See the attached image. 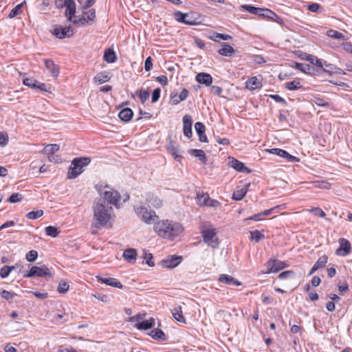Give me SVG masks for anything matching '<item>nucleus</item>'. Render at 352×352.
<instances>
[{
	"label": "nucleus",
	"instance_id": "obj_1",
	"mask_svg": "<svg viewBox=\"0 0 352 352\" xmlns=\"http://www.w3.org/2000/svg\"><path fill=\"white\" fill-rule=\"evenodd\" d=\"M153 229L159 236L170 241H173L184 230L180 223L168 219L157 220L154 223Z\"/></svg>",
	"mask_w": 352,
	"mask_h": 352
},
{
	"label": "nucleus",
	"instance_id": "obj_2",
	"mask_svg": "<svg viewBox=\"0 0 352 352\" xmlns=\"http://www.w3.org/2000/svg\"><path fill=\"white\" fill-rule=\"evenodd\" d=\"M93 210L94 219L100 226H107V223L112 219L113 208L111 206H108L105 200L96 199Z\"/></svg>",
	"mask_w": 352,
	"mask_h": 352
},
{
	"label": "nucleus",
	"instance_id": "obj_3",
	"mask_svg": "<svg viewBox=\"0 0 352 352\" xmlns=\"http://www.w3.org/2000/svg\"><path fill=\"white\" fill-rule=\"evenodd\" d=\"M201 234L203 237V241L208 246L212 248H217L219 242L217 236V232L210 224H205L202 226Z\"/></svg>",
	"mask_w": 352,
	"mask_h": 352
},
{
	"label": "nucleus",
	"instance_id": "obj_4",
	"mask_svg": "<svg viewBox=\"0 0 352 352\" xmlns=\"http://www.w3.org/2000/svg\"><path fill=\"white\" fill-rule=\"evenodd\" d=\"M91 162L89 157H76L72 161V164L67 173L68 179H75L83 170V168Z\"/></svg>",
	"mask_w": 352,
	"mask_h": 352
},
{
	"label": "nucleus",
	"instance_id": "obj_5",
	"mask_svg": "<svg viewBox=\"0 0 352 352\" xmlns=\"http://www.w3.org/2000/svg\"><path fill=\"white\" fill-rule=\"evenodd\" d=\"M135 212L141 219L147 224L155 223L159 219V217L154 211L144 206H140L135 209Z\"/></svg>",
	"mask_w": 352,
	"mask_h": 352
},
{
	"label": "nucleus",
	"instance_id": "obj_6",
	"mask_svg": "<svg viewBox=\"0 0 352 352\" xmlns=\"http://www.w3.org/2000/svg\"><path fill=\"white\" fill-rule=\"evenodd\" d=\"M101 197L98 199H104L108 206L114 205L118 207V203L120 201V195L116 190L110 189L109 190H104L102 192L101 189H98Z\"/></svg>",
	"mask_w": 352,
	"mask_h": 352
},
{
	"label": "nucleus",
	"instance_id": "obj_7",
	"mask_svg": "<svg viewBox=\"0 0 352 352\" xmlns=\"http://www.w3.org/2000/svg\"><path fill=\"white\" fill-rule=\"evenodd\" d=\"M46 276H51L52 275L50 269L45 265L43 267L33 266L28 274L23 275V276L26 278L44 277Z\"/></svg>",
	"mask_w": 352,
	"mask_h": 352
},
{
	"label": "nucleus",
	"instance_id": "obj_8",
	"mask_svg": "<svg viewBox=\"0 0 352 352\" xmlns=\"http://www.w3.org/2000/svg\"><path fill=\"white\" fill-rule=\"evenodd\" d=\"M182 257L180 256L171 255L167 256V258L161 261V265L166 268L172 269L177 265L182 262Z\"/></svg>",
	"mask_w": 352,
	"mask_h": 352
},
{
	"label": "nucleus",
	"instance_id": "obj_9",
	"mask_svg": "<svg viewBox=\"0 0 352 352\" xmlns=\"http://www.w3.org/2000/svg\"><path fill=\"white\" fill-rule=\"evenodd\" d=\"M266 273H276L285 267V263L279 260H270L267 262Z\"/></svg>",
	"mask_w": 352,
	"mask_h": 352
},
{
	"label": "nucleus",
	"instance_id": "obj_10",
	"mask_svg": "<svg viewBox=\"0 0 352 352\" xmlns=\"http://www.w3.org/2000/svg\"><path fill=\"white\" fill-rule=\"evenodd\" d=\"M267 152L275 154L276 155H278L279 157L286 159L287 161L291 162H299V158L297 157L293 156L290 155L289 153H287L286 151L280 149V148H271L267 149Z\"/></svg>",
	"mask_w": 352,
	"mask_h": 352
},
{
	"label": "nucleus",
	"instance_id": "obj_11",
	"mask_svg": "<svg viewBox=\"0 0 352 352\" xmlns=\"http://www.w3.org/2000/svg\"><path fill=\"white\" fill-rule=\"evenodd\" d=\"M64 5H66L65 15L67 16V21H72L76 14V3L74 0H65Z\"/></svg>",
	"mask_w": 352,
	"mask_h": 352
},
{
	"label": "nucleus",
	"instance_id": "obj_12",
	"mask_svg": "<svg viewBox=\"0 0 352 352\" xmlns=\"http://www.w3.org/2000/svg\"><path fill=\"white\" fill-rule=\"evenodd\" d=\"M338 241L340 243V247L336 250V254L340 256L347 255L350 252L351 249L350 242L344 238L339 239Z\"/></svg>",
	"mask_w": 352,
	"mask_h": 352
},
{
	"label": "nucleus",
	"instance_id": "obj_13",
	"mask_svg": "<svg viewBox=\"0 0 352 352\" xmlns=\"http://www.w3.org/2000/svg\"><path fill=\"white\" fill-rule=\"evenodd\" d=\"M54 34L58 38H69L73 36L74 30L71 26L56 28L54 29Z\"/></svg>",
	"mask_w": 352,
	"mask_h": 352
},
{
	"label": "nucleus",
	"instance_id": "obj_14",
	"mask_svg": "<svg viewBox=\"0 0 352 352\" xmlns=\"http://www.w3.org/2000/svg\"><path fill=\"white\" fill-rule=\"evenodd\" d=\"M192 118L190 115H185L183 117V131L185 136L190 138L192 136Z\"/></svg>",
	"mask_w": 352,
	"mask_h": 352
},
{
	"label": "nucleus",
	"instance_id": "obj_15",
	"mask_svg": "<svg viewBox=\"0 0 352 352\" xmlns=\"http://www.w3.org/2000/svg\"><path fill=\"white\" fill-rule=\"evenodd\" d=\"M261 16L268 18L278 24H282L283 23V19L280 16H278L274 12L267 8H263Z\"/></svg>",
	"mask_w": 352,
	"mask_h": 352
},
{
	"label": "nucleus",
	"instance_id": "obj_16",
	"mask_svg": "<svg viewBox=\"0 0 352 352\" xmlns=\"http://www.w3.org/2000/svg\"><path fill=\"white\" fill-rule=\"evenodd\" d=\"M195 131L199 136V140L201 142H208V139L205 133L206 127L202 122H197L195 124Z\"/></svg>",
	"mask_w": 352,
	"mask_h": 352
},
{
	"label": "nucleus",
	"instance_id": "obj_17",
	"mask_svg": "<svg viewBox=\"0 0 352 352\" xmlns=\"http://www.w3.org/2000/svg\"><path fill=\"white\" fill-rule=\"evenodd\" d=\"M231 167H232L236 170L241 173H250L251 170L246 167L244 164L234 158H232V160L229 162Z\"/></svg>",
	"mask_w": 352,
	"mask_h": 352
},
{
	"label": "nucleus",
	"instance_id": "obj_18",
	"mask_svg": "<svg viewBox=\"0 0 352 352\" xmlns=\"http://www.w3.org/2000/svg\"><path fill=\"white\" fill-rule=\"evenodd\" d=\"M196 80L199 83L205 85L206 86L208 87L210 86L212 83V77L209 74L201 72L197 74Z\"/></svg>",
	"mask_w": 352,
	"mask_h": 352
},
{
	"label": "nucleus",
	"instance_id": "obj_19",
	"mask_svg": "<svg viewBox=\"0 0 352 352\" xmlns=\"http://www.w3.org/2000/svg\"><path fill=\"white\" fill-rule=\"evenodd\" d=\"M98 280L104 283L107 285L122 289L123 287L122 284L118 281L116 278L112 277H98Z\"/></svg>",
	"mask_w": 352,
	"mask_h": 352
},
{
	"label": "nucleus",
	"instance_id": "obj_20",
	"mask_svg": "<svg viewBox=\"0 0 352 352\" xmlns=\"http://www.w3.org/2000/svg\"><path fill=\"white\" fill-rule=\"evenodd\" d=\"M219 280L224 284L228 285H235L239 286L241 285V283L235 279L232 276L228 274H221L219 278Z\"/></svg>",
	"mask_w": 352,
	"mask_h": 352
},
{
	"label": "nucleus",
	"instance_id": "obj_21",
	"mask_svg": "<svg viewBox=\"0 0 352 352\" xmlns=\"http://www.w3.org/2000/svg\"><path fill=\"white\" fill-rule=\"evenodd\" d=\"M133 116V112L130 108H124L122 109L119 114V118L123 122H129L130 121Z\"/></svg>",
	"mask_w": 352,
	"mask_h": 352
},
{
	"label": "nucleus",
	"instance_id": "obj_22",
	"mask_svg": "<svg viewBox=\"0 0 352 352\" xmlns=\"http://www.w3.org/2000/svg\"><path fill=\"white\" fill-rule=\"evenodd\" d=\"M234 52V50L229 44L223 43L221 44V48L219 50L218 53L223 56H231Z\"/></svg>",
	"mask_w": 352,
	"mask_h": 352
},
{
	"label": "nucleus",
	"instance_id": "obj_23",
	"mask_svg": "<svg viewBox=\"0 0 352 352\" xmlns=\"http://www.w3.org/2000/svg\"><path fill=\"white\" fill-rule=\"evenodd\" d=\"M246 88L253 91L262 86L261 82L258 79L256 76L250 78L245 83Z\"/></svg>",
	"mask_w": 352,
	"mask_h": 352
},
{
	"label": "nucleus",
	"instance_id": "obj_24",
	"mask_svg": "<svg viewBox=\"0 0 352 352\" xmlns=\"http://www.w3.org/2000/svg\"><path fill=\"white\" fill-rule=\"evenodd\" d=\"M135 326L140 330L150 329L155 326V320L151 318L148 320L137 323Z\"/></svg>",
	"mask_w": 352,
	"mask_h": 352
},
{
	"label": "nucleus",
	"instance_id": "obj_25",
	"mask_svg": "<svg viewBox=\"0 0 352 352\" xmlns=\"http://www.w3.org/2000/svg\"><path fill=\"white\" fill-rule=\"evenodd\" d=\"M189 153L194 157H197L203 164L207 163V157L205 152L201 149H190Z\"/></svg>",
	"mask_w": 352,
	"mask_h": 352
},
{
	"label": "nucleus",
	"instance_id": "obj_26",
	"mask_svg": "<svg viewBox=\"0 0 352 352\" xmlns=\"http://www.w3.org/2000/svg\"><path fill=\"white\" fill-rule=\"evenodd\" d=\"M45 65L47 69L52 74L53 76L56 77L59 74V69L54 61L51 60H45Z\"/></svg>",
	"mask_w": 352,
	"mask_h": 352
},
{
	"label": "nucleus",
	"instance_id": "obj_27",
	"mask_svg": "<svg viewBox=\"0 0 352 352\" xmlns=\"http://www.w3.org/2000/svg\"><path fill=\"white\" fill-rule=\"evenodd\" d=\"M136 250L133 248H128L125 250L124 252H123L124 258L129 262H131L133 261V262L134 263L136 259Z\"/></svg>",
	"mask_w": 352,
	"mask_h": 352
},
{
	"label": "nucleus",
	"instance_id": "obj_28",
	"mask_svg": "<svg viewBox=\"0 0 352 352\" xmlns=\"http://www.w3.org/2000/svg\"><path fill=\"white\" fill-rule=\"evenodd\" d=\"M295 68L305 74H311L314 72V68L308 64L295 63Z\"/></svg>",
	"mask_w": 352,
	"mask_h": 352
},
{
	"label": "nucleus",
	"instance_id": "obj_29",
	"mask_svg": "<svg viewBox=\"0 0 352 352\" xmlns=\"http://www.w3.org/2000/svg\"><path fill=\"white\" fill-rule=\"evenodd\" d=\"M173 318L179 322L186 323L185 318L182 314V307L178 306L174 308L173 310Z\"/></svg>",
	"mask_w": 352,
	"mask_h": 352
},
{
	"label": "nucleus",
	"instance_id": "obj_30",
	"mask_svg": "<svg viewBox=\"0 0 352 352\" xmlns=\"http://www.w3.org/2000/svg\"><path fill=\"white\" fill-rule=\"evenodd\" d=\"M104 59L107 63H114L116 60L117 57L113 50L110 48L106 50L104 54Z\"/></svg>",
	"mask_w": 352,
	"mask_h": 352
},
{
	"label": "nucleus",
	"instance_id": "obj_31",
	"mask_svg": "<svg viewBox=\"0 0 352 352\" xmlns=\"http://www.w3.org/2000/svg\"><path fill=\"white\" fill-rule=\"evenodd\" d=\"M153 338L158 340L165 341L167 337L160 329H153L149 334Z\"/></svg>",
	"mask_w": 352,
	"mask_h": 352
},
{
	"label": "nucleus",
	"instance_id": "obj_32",
	"mask_svg": "<svg viewBox=\"0 0 352 352\" xmlns=\"http://www.w3.org/2000/svg\"><path fill=\"white\" fill-rule=\"evenodd\" d=\"M168 150L176 161L179 162L182 160V157L179 155L180 150L177 146L170 144L168 147Z\"/></svg>",
	"mask_w": 352,
	"mask_h": 352
},
{
	"label": "nucleus",
	"instance_id": "obj_33",
	"mask_svg": "<svg viewBox=\"0 0 352 352\" xmlns=\"http://www.w3.org/2000/svg\"><path fill=\"white\" fill-rule=\"evenodd\" d=\"M197 204L200 206H207L208 201H210V197L207 193H200L198 192L197 194Z\"/></svg>",
	"mask_w": 352,
	"mask_h": 352
},
{
	"label": "nucleus",
	"instance_id": "obj_34",
	"mask_svg": "<svg viewBox=\"0 0 352 352\" xmlns=\"http://www.w3.org/2000/svg\"><path fill=\"white\" fill-rule=\"evenodd\" d=\"M60 148V146L57 144H47L44 149L43 150L42 153L44 154L52 155L54 153H55L56 151H58Z\"/></svg>",
	"mask_w": 352,
	"mask_h": 352
},
{
	"label": "nucleus",
	"instance_id": "obj_35",
	"mask_svg": "<svg viewBox=\"0 0 352 352\" xmlns=\"http://www.w3.org/2000/svg\"><path fill=\"white\" fill-rule=\"evenodd\" d=\"M302 58L309 61L311 64H312L314 65H316L317 67L322 65V59H319L314 55L308 54L305 53L304 54Z\"/></svg>",
	"mask_w": 352,
	"mask_h": 352
},
{
	"label": "nucleus",
	"instance_id": "obj_36",
	"mask_svg": "<svg viewBox=\"0 0 352 352\" xmlns=\"http://www.w3.org/2000/svg\"><path fill=\"white\" fill-rule=\"evenodd\" d=\"M241 8L243 10H244L251 14H256L258 16H261V12L263 10V8H256V7L252 6L251 5H243V6H241Z\"/></svg>",
	"mask_w": 352,
	"mask_h": 352
},
{
	"label": "nucleus",
	"instance_id": "obj_37",
	"mask_svg": "<svg viewBox=\"0 0 352 352\" xmlns=\"http://www.w3.org/2000/svg\"><path fill=\"white\" fill-rule=\"evenodd\" d=\"M94 81L98 84L104 83L110 80V77L106 72L97 74L94 77Z\"/></svg>",
	"mask_w": 352,
	"mask_h": 352
},
{
	"label": "nucleus",
	"instance_id": "obj_38",
	"mask_svg": "<svg viewBox=\"0 0 352 352\" xmlns=\"http://www.w3.org/2000/svg\"><path fill=\"white\" fill-rule=\"evenodd\" d=\"M175 19L181 23H191L192 22L189 21H186V19L188 17V13H183L180 11H175L174 12Z\"/></svg>",
	"mask_w": 352,
	"mask_h": 352
},
{
	"label": "nucleus",
	"instance_id": "obj_39",
	"mask_svg": "<svg viewBox=\"0 0 352 352\" xmlns=\"http://www.w3.org/2000/svg\"><path fill=\"white\" fill-rule=\"evenodd\" d=\"M246 192L247 190L245 188L235 190L232 194V199L236 201H240L245 197Z\"/></svg>",
	"mask_w": 352,
	"mask_h": 352
},
{
	"label": "nucleus",
	"instance_id": "obj_40",
	"mask_svg": "<svg viewBox=\"0 0 352 352\" xmlns=\"http://www.w3.org/2000/svg\"><path fill=\"white\" fill-rule=\"evenodd\" d=\"M318 67H320L323 69V71L324 72L328 73L329 75L331 74V72L329 70H333L334 69H336V67L334 66L333 64L329 63L325 60H322V65L318 66Z\"/></svg>",
	"mask_w": 352,
	"mask_h": 352
},
{
	"label": "nucleus",
	"instance_id": "obj_41",
	"mask_svg": "<svg viewBox=\"0 0 352 352\" xmlns=\"http://www.w3.org/2000/svg\"><path fill=\"white\" fill-rule=\"evenodd\" d=\"M285 87L288 90H296L302 87L299 81L293 80L285 83Z\"/></svg>",
	"mask_w": 352,
	"mask_h": 352
},
{
	"label": "nucleus",
	"instance_id": "obj_42",
	"mask_svg": "<svg viewBox=\"0 0 352 352\" xmlns=\"http://www.w3.org/2000/svg\"><path fill=\"white\" fill-rule=\"evenodd\" d=\"M25 3V1L22 2L19 4H18L16 6H15L13 9H12L8 14V17L10 19H12V18H14L15 16H16L18 14H19L21 13V9L23 3Z\"/></svg>",
	"mask_w": 352,
	"mask_h": 352
},
{
	"label": "nucleus",
	"instance_id": "obj_43",
	"mask_svg": "<svg viewBox=\"0 0 352 352\" xmlns=\"http://www.w3.org/2000/svg\"><path fill=\"white\" fill-rule=\"evenodd\" d=\"M45 233L47 236L56 237L60 233V231L57 228L50 226L45 228Z\"/></svg>",
	"mask_w": 352,
	"mask_h": 352
},
{
	"label": "nucleus",
	"instance_id": "obj_44",
	"mask_svg": "<svg viewBox=\"0 0 352 352\" xmlns=\"http://www.w3.org/2000/svg\"><path fill=\"white\" fill-rule=\"evenodd\" d=\"M328 261V257L326 255H323L318 259V261L315 263L314 265L315 267H317V269H320L322 267H324L325 265L327 264Z\"/></svg>",
	"mask_w": 352,
	"mask_h": 352
},
{
	"label": "nucleus",
	"instance_id": "obj_45",
	"mask_svg": "<svg viewBox=\"0 0 352 352\" xmlns=\"http://www.w3.org/2000/svg\"><path fill=\"white\" fill-rule=\"evenodd\" d=\"M327 35L331 38H336L338 40H344V36L341 32L334 30H330L327 32Z\"/></svg>",
	"mask_w": 352,
	"mask_h": 352
},
{
	"label": "nucleus",
	"instance_id": "obj_46",
	"mask_svg": "<svg viewBox=\"0 0 352 352\" xmlns=\"http://www.w3.org/2000/svg\"><path fill=\"white\" fill-rule=\"evenodd\" d=\"M251 239L254 241L256 243H258L260 240L264 239L265 236L263 233H261L258 230H254L250 232Z\"/></svg>",
	"mask_w": 352,
	"mask_h": 352
},
{
	"label": "nucleus",
	"instance_id": "obj_47",
	"mask_svg": "<svg viewBox=\"0 0 352 352\" xmlns=\"http://www.w3.org/2000/svg\"><path fill=\"white\" fill-rule=\"evenodd\" d=\"M43 211L42 210H38L36 211L29 212L26 214V217L29 219H36L38 217L43 216Z\"/></svg>",
	"mask_w": 352,
	"mask_h": 352
},
{
	"label": "nucleus",
	"instance_id": "obj_48",
	"mask_svg": "<svg viewBox=\"0 0 352 352\" xmlns=\"http://www.w3.org/2000/svg\"><path fill=\"white\" fill-rule=\"evenodd\" d=\"M136 94H138L140 100L143 104L147 100L149 96L148 91L144 89H140L138 91Z\"/></svg>",
	"mask_w": 352,
	"mask_h": 352
},
{
	"label": "nucleus",
	"instance_id": "obj_49",
	"mask_svg": "<svg viewBox=\"0 0 352 352\" xmlns=\"http://www.w3.org/2000/svg\"><path fill=\"white\" fill-rule=\"evenodd\" d=\"M69 283L65 280H62L59 283L57 291L60 294H65L69 289Z\"/></svg>",
	"mask_w": 352,
	"mask_h": 352
},
{
	"label": "nucleus",
	"instance_id": "obj_50",
	"mask_svg": "<svg viewBox=\"0 0 352 352\" xmlns=\"http://www.w3.org/2000/svg\"><path fill=\"white\" fill-rule=\"evenodd\" d=\"M147 201L151 205L155 208H160L162 204V201L159 198L153 196L147 199Z\"/></svg>",
	"mask_w": 352,
	"mask_h": 352
},
{
	"label": "nucleus",
	"instance_id": "obj_51",
	"mask_svg": "<svg viewBox=\"0 0 352 352\" xmlns=\"http://www.w3.org/2000/svg\"><path fill=\"white\" fill-rule=\"evenodd\" d=\"M309 212L314 213L316 216H318L322 218H324L326 217L325 212L318 207L312 208L308 210Z\"/></svg>",
	"mask_w": 352,
	"mask_h": 352
},
{
	"label": "nucleus",
	"instance_id": "obj_52",
	"mask_svg": "<svg viewBox=\"0 0 352 352\" xmlns=\"http://www.w3.org/2000/svg\"><path fill=\"white\" fill-rule=\"evenodd\" d=\"M23 84L32 89H36L37 81L32 78H25L23 80Z\"/></svg>",
	"mask_w": 352,
	"mask_h": 352
},
{
	"label": "nucleus",
	"instance_id": "obj_53",
	"mask_svg": "<svg viewBox=\"0 0 352 352\" xmlns=\"http://www.w3.org/2000/svg\"><path fill=\"white\" fill-rule=\"evenodd\" d=\"M144 258L146 261V263L150 266L153 267L155 265L154 261L153 260V255L151 253L146 252L144 250Z\"/></svg>",
	"mask_w": 352,
	"mask_h": 352
},
{
	"label": "nucleus",
	"instance_id": "obj_54",
	"mask_svg": "<svg viewBox=\"0 0 352 352\" xmlns=\"http://www.w3.org/2000/svg\"><path fill=\"white\" fill-rule=\"evenodd\" d=\"M38 257V252L36 250L29 251L25 256L26 259L29 262H34Z\"/></svg>",
	"mask_w": 352,
	"mask_h": 352
},
{
	"label": "nucleus",
	"instance_id": "obj_55",
	"mask_svg": "<svg viewBox=\"0 0 352 352\" xmlns=\"http://www.w3.org/2000/svg\"><path fill=\"white\" fill-rule=\"evenodd\" d=\"M278 278L280 279L294 278V272L292 270L283 272L279 274Z\"/></svg>",
	"mask_w": 352,
	"mask_h": 352
},
{
	"label": "nucleus",
	"instance_id": "obj_56",
	"mask_svg": "<svg viewBox=\"0 0 352 352\" xmlns=\"http://www.w3.org/2000/svg\"><path fill=\"white\" fill-rule=\"evenodd\" d=\"M22 195L18 192L12 194L9 199L8 201L12 204L19 202L22 200Z\"/></svg>",
	"mask_w": 352,
	"mask_h": 352
},
{
	"label": "nucleus",
	"instance_id": "obj_57",
	"mask_svg": "<svg viewBox=\"0 0 352 352\" xmlns=\"http://www.w3.org/2000/svg\"><path fill=\"white\" fill-rule=\"evenodd\" d=\"M232 37L228 34H223L220 33H216L212 37V39L214 41H219V40L227 41L230 39Z\"/></svg>",
	"mask_w": 352,
	"mask_h": 352
},
{
	"label": "nucleus",
	"instance_id": "obj_58",
	"mask_svg": "<svg viewBox=\"0 0 352 352\" xmlns=\"http://www.w3.org/2000/svg\"><path fill=\"white\" fill-rule=\"evenodd\" d=\"M276 208L285 209V208H286V205L284 204L282 205H278V206H274L269 210H265L264 212H261L262 217L263 216H268V215L271 214L275 210H276Z\"/></svg>",
	"mask_w": 352,
	"mask_h": 352
},
{
	"label": "nucleus",
	"instance_id": "obj_59",
	"mask_svg": "<svg viewBox=\"0 0 352 352\" xmlns=\"http://www.w3.org/2000/svg\"><path fill=\"white\" fill-rule=\"evenodd\" d=\"M10 272L9 265H4L0 269V277L1 278H6L9 276Z\"/></svg>",
	"mask_w": 352,
	"mask_h": 352
},
{
	"label": "nucleus",
	"instance_id": "obj_60",
	"mask_svg": "<svg viewBox=\"0 0 352 352\" xmlns=\"http://www.w3.org/2000/svg\"><path fill=\"white\" fill-rule=\"evenodd\" d=\"M74 24L77 25L79 23H81L82 25H85L86 23H87L86 17H81L79 16H75L72 19V21H71Z\"/></svg>",
	"mask_w": 352,
	"mask_h": 352
},
{
	"label": "nucleus",
	"instance_id": "obj_61",
	"mask_svg": "<svg viewBox=\"0 0 352 352\" xmlns=\"http://www.w3.org/2000/svg\"><path fill=\"white\" fill-rule=\"evenodd\" d=\"M0 294H1V296L6 299V300H10L12 298H13L14 297V296L16 295V294L14 293H12L9 291H7V290H2Z\"/></svg>",
	"mask_w": 352,
	"mask_h": 352
},
{
	"label": "nucleus",
	"instance_id": "obj_62",
	"mask_svg": "<svg viewBox=\"0 0 352 352\" xmlns=\"http://www.w3.org/2000/svg\"><path fill=\"white\" fill-rule=\"evenodd\" d=\"M29 293L32 294L35 297L44 300L47 298L48 294L47 292H29Z\"/></svg>",
	"mask_w": 352,
	"mask_h": 352
},
{
	"label": "nucleus",
	"instance_id": "obj_63",
	"mask_svg": "<svg viewBox=\"0 0 352 352\" xmlns=\"http://www.w3.org/2000/svg\"><path fill=\"white\" fill-rule=\"evenodd\" d=\"M160 93H161V89L160 88H156L153 90V91L152 93V97H151V100H152L153 102H155L159 100V98L160 97Z\"/></svg>",
	"mask_w": 352,
	"mask_h": 352
},
{
	"label": "nucleus",
	"instance_id": "obj_64",
	"mask_svg": "<svg viewBox=\"0 0 352 352\" xmlns=\"http://www.w3.org/2000/svg\"><path fill=\"white\" fill-rule=\"evenodd\" d=\"M314 101L315 104L319 107H325L329 106V103L326 102L324 99L320 98H315Z\"/></svg>",
	"mask_w": 352,
	"mask_h": 352
}]
</instances>
